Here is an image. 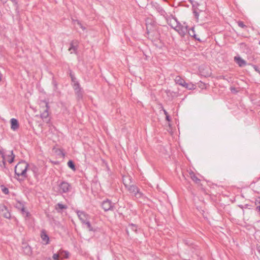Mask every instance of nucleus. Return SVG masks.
Here are the masks:
<instances>
[{"label": "nucleus", "instance_id": "f257e3e1", "mask_svg": "<svg viewBox=\"0 0 260 260\" xmlns=\"http://www.w3.org/2000/svg\"><path fill=\"white\" fill-rule=\"evenodd\" d=\"M29 164L24 160L19 161L15 167V178L19 182L27 177V170Z\"/></svg>", "mask_w": 260, "mask_h": 260}, {"label": "nucleus", "instance_id": "f03ea898", "mask_svg": "<svg viewBox=\"0 0 260 260\" xmlns=\"http://www.w3.org/2000/svg\"><path fill=\"white\" fill-rule=\"evenodd\" d=\"M40 105L41 108V118L46 123H49L50 122V118L49 116V110L50 109L49 103L46 100H42L41 101Z\"/></svg>", "mask_w": 260, "mask_h": 260}, {"label": "nucleus", "instance_id": "7ed1b4c3", "mask_svg": "<svg viewBox=\"0 0 260 260\" xmlns=\"http://www.w3.org/2000/svg\"><path fill=\"white\" fill-rule=\"evenodd\" d=\"M130 193L134 195L137 199H141L145 201L147 198L140 191L137 186L134 184H130L126 188Z\"/></svg>", "mask_w": 260, "mask_h": 260}, {"label": "nucleus", "instance_id": "20e7f679", "mask_svg": "<svg viewBox=\"0 0 260 260\" xmlns=\"http://www.w3.org/2000/svg\"><path fill=\"white\" fill-rule=\"evenodd\" d=\"M174 19L176 22L177 25L175 27L173 25H171V26L177 31L180 36L184 37L188 31V26L182 25L179 21H177L176 18H175Z\"/></svg>", "mask_w": 260, "mask_h": 260}, {"label": "nucleus", "instance_id": "39448f33", "mask_svg": "<svg viewBox=\"0 0 260 260\" xmlns=\"http://www.w3.org/2000/svg\"><path fill=\"white\" fill-rule=\"evenodd\" d=\"M58 192L59 193H66L71 191L72 186L70 183L66 181H62L59 185Z\"/></svg>", "mask_w": 260, "mask_h": 260}, {"label": "nucleus", "instance_id": "423d86ee", "mask_svg": "<svg viewBox=\"0 0 260 260\" xmlns=\"http://www.w3.org/2000/svg\"><path fill=\"white\" fill-rule=\"evenodd\" d=\"M151 5L152 8L155 10L161 16L165 18L167 16V13L159 4L155 2H152L151 3Z\"/></svg>", "mask_w": 260, "mask_h": 260}, {"label": "nucleus", "instance_id": "0eeeda50", "mask_svg": "<svg viewBox=\"0 0 260 260\" xmlns=\"http://www.w3.org/2000/svg\"><path fill=\"white\" fill-rule=\"evenodd\" d=\"M102 207L105 211L113 210L114 204L109 200L104 201L102 204Z\"/></svg>", "mask_w": 260, "mask_h": 260}, {"label": "nucleus", "instance_id": "6e6552de", "mask_svg": "<svg viewBox=\"0 0 260 260\" xmlns=\"http://www.w3.org/2000/svg\"><path fill=\"white\" fill-rule=\"evenodd\" d=\"M76 213L78 217L82 223L89 219V215L84 211L77 210Z\"/></svg>", "mask_w": 260, "mask_h": 260}, {"label": "nucleus", "instance_id": "1a4fd4ad", "mask_svg": "<svg viewBox=\"0 0 260 260\" xmlns=\"http://www.w3.org/2000/svg\"><path fill=\"white\" fill-rule=\"evenodd\" d=\"M41 238L43 241V242L45 244H49V238L48 235L47 234V232L45 230H42L41 232L40 235Z\"/></svg>", "mask_w": 260, "mask_h": 260}, {"label": "nucleus", "instance_id": "9d476101", "mask_svg": "<svg viewBox=\"0 0 260 260\" xmlns=\"http://www.w3.org/2000/svg\"><path fill=\"white\" fill-rule=\"evenodd\" d=\"M11 128L13 131L17 130L19 127V123L18 120L15 118H12L10 120Z\"/></svg>", "mask_w": 260, "mask_h": 260}, {"label": "nucleus", "instance_id": "9b49d317", "mask_svg": "<svg viewBox=\"0 0 260 260\" xmlns=\"http://www.w3.org/2000/svg\"><path fill=\"white\" fill-rule=\"evenodd\" d=\"M138 226L136 224L131 223L128 224V228L126 229V233L128 236H129V229L131 231L135 232V233L137 232Z\"/></svg>", "mask_w": 260, "mask_h": 260}, {"label": "nucleus", "instance_id": "f8f14e48", "mask_svg": "<svg viewBox=\"0 0 260 260\" xmlns=\"http://www.w3.org/2000/svg\"><path fill=\"white\" fill-rule=\"evenodd\" d=\"M234 59H235V60L236 61V63L240 67H243L246 64V61L239 56H238V57L235 56Z\"/></svg>", "mask_w": 260, "mask_h": 260}, {"label": "nucleus", "instance_id": "ddd939ff", "mask_svg": "<svg viewBox=\"0 0 260 260\" xmlns=\"http://www.w3.org/2000/svg\"><path fill=\"white\" fill-rule=\"evenodd\" d=\"M189 36L193 38L195 40L201 41L200 39L197 37V35L195 33L194 28L193 27L190 28V29L188 28L187 32Z\"/></svg>", "mask_w": 260, "mask_h": 260}, {"label": "nucleus", "instance_id": "4468645a", "mask_svg": "<svg viewBox=\"0 0 260 260\" xmlns=\"http://www.w3.org/2000/svg\"><path fill=\"white\" fill-rule=\"evenodd\" d=\"M68 207L66 205L60 203H57L55 207V209L58 213H61V210L66 209Z\"/></svg>", "mask_w": 260, "mask_h": 260}, {"label": "nucleus", "instance_id": "2eb2a0df", "mask_svg": "<svg viewBox=\"0 0 260 260\" xmlns=\"http://www.w3.org/2000/svg\"><path fill=\"white\" fill-rule=\"evenodd\" d=\"M122 181L124 186L126 188L131 183V177L128 176H124L122 178Z\"/></svg>", "mask_w": 260, "mask_h": 260}, {"label": "nucleus", "instance_id": "dca6fc26", "mask_svg": "<svg viewBox=\"0 0 260 260\" xmlns=\"http://www.w3.org/2000/svg\"><path fill=\"white\" fill-rule=\"evenodd\" d=\"M175 82L176 84H179L182 87L185 83V80L179 76H177L175 77Z\"/></svg>", "mask_w": 260, "mask_h": 260}, {"label": "nucleus", "instance_id": "f3484780", "mask_svg": "<svg viewBox=\"0 0 260 260\" xmlns=\"http://www.w3.org/2000/svg\"><path fill=\"white\" fill-rule=\"evenodd\" d=\"M189 175H190L191 179L196 183H197V184L200 183L201 180L197 177V176L195 175V174L192 171H191V172L189 173Z\"/></svg>", "mask_w": 260, "mask_h": 260}, {"label": "nucleus", "instance_id": "a211bd4d", "mask_svg": "<svg viewBox=\"0 0 260 260\" xmlns=\"http://www.w3.org/2000/svg\"><path fill=\"white\" fill-rule=\"evenodd\" d=\"M83 224L86 225V228L88 230V231L94 232L96 231V230L92 226L89 219L87 220L85 222H83Z\"/></svg>", "mask_w": 260, "mask_h": 260}, {"label": "nucleus", "instance_id": "6ab92c4d", "mask_svg": "<svg viewBox=\"0 0 260 260\" xmlns=\"http://www.w3.org/2000/svg\"><path fill=\"white\" fill-rule=\"evenodd\" d=\"M7 156L8 157V161L11 164L13 162L14 158H15V155L13 153V151H10L9 152V154L7 155Z\"/></svg>", "mask_w": 260, "mask_h": 260}, {"label": "nucleus", "instance_id": "aec40b11", "mask_svg": "<svg viewBox=\"0 0 260 260\" xmlns=\"http://www.w3.org/2000/svg\"><path fill=\"white\" fill-rule=\"evenodd\" d=\"M78 100L82 99L83 91L82 89L75 91Z\"/></svg>", "mask_w": 260, "mask_h": 260}, {"label": "nucleus", "instance_id": "412c9836", "mask_svg": "<svg viewBox=\"0 0 260 260\" xmlns=\"http://www.w3.org/2000/svg\"><path fill=\"white\" fill-rule=\"evenodd\" d=\"M0 154L2 155V157L3 158V160L2 161V164L0 165L1 168H6V161L5 158V155L3 152L2 150H0Z\"/></svg>", "mask_w": 260, "mask_h": 260}, {"label": "nucleus", "instance_id": "4be33fe9", "mask_svg": "<svg viewBox=\"0 0 260 260\" xmlns=\"http://www.w3.org/2000/svg\"><path fill=\"white\" fill-rule=\"evenodd\" d=\"M20 206L21 207V212L23 215H25L26 217H28L30 215V213L25 210L24 206L22 203H19Z\"/></svg>", "mask_w": 260, "mask_h": 260}, {"label": "nucleus", "instance_id": "5701e85b", "mask_svg": "<svg viewBox=\"0 0 260 260\" xmlns=\"http://www.w3.org/2000/svg\"><path fill=\"white\" fill-rule=\"evenodd\" d=\"M77 49V47L76 46L74 45V42L73 41L70 44V47L69 49V50L71 51V53L73 52L76 53V51Z\"/></svg>", "mask_w": 260, "mask_h": 260}, {"label": "nucleus", "instance_id": "b1692460", "mask_svg": "<svg viewBox=\"0 0 260 260\" xmlns=\"http://www.w3.org/2000/svg\"><path fill=\"white\" fill-rule=\"evenodd\" d=\"M31 170L32 171L33 173H34V176L37 178L38 177V175H39V173H38V168L35 166H33L31 168Z\"/></svg>", "mask_w": 260, "mask_h": 260}, {"label": "nucleus", "instance_id": "393cba45", "mask_svg": "<svg viewBox=\"0 0 260 260\" xmlns=\"http://www.w3.org/2000/svg\"><path fill=\"white\" fill-rule=\"evenodd\" d=\"M72 86H73V88L74 91L82 89L80 87V85L79 82H76V83H73L72 84Z\"/></svg>", "mask_w": 260, "mask_h": 260}, {"label": "nucleus", "instance_id": "a878e982", "mask_svg": "<svg viewBox=\"0 0 260 260\" xmlns=\"http://www.w3.org/2000/svg\"><path fill=\"white\" fill-rule=\"evenodd\" d=\"M194 86H195V85H193V84H191V83L188 84V83H187L186 82L185 83V84L183 86V87H185V88H186V89H194Z\"/></svg>", "mask_w": 260, "mask_h": 260}, {"label": "nucleus", "instance_id": "bb28decb", "mask_svg": "<svg viewBox=\"0 0 260 260\" xmlns=\"http://www.w3.org/2000/svg\"><path fill=\"white\" fill-rule=\"evenodd\" d=\"M68 167L71 168L73 171H75L76 170L75 166L74 164V162L72 160H70L68 162Z\"/></svg>", "mask_w": 260, "mask_h": 260}, {"label": "nucleus", "instance_id": "cd10ccee", "mask_svg": "<svg viewBox=\"0 0 260 260\" xmlns=\"http://www.w3.org/2000/svg\"><path fill=\"white\" fill-rule=\"evenodd\" d=\"M193 13L196 19H199V12H198V9L196 8H192Z\"/></svg>", "mask_w": 260, "mask_h": 260}, {"label": "nucleus", "instance_id": "c85d7f7f", "mask_svg": "<svg viewBox=\"0 0 260 260\" xmlns=\"http://www.w3.org/2000/svg\"><path fill=\"white\" fill-rule=\"evenodd\" d=\"M60 255L62 256L64 258H67L69 257V253L67 251L62 250L60 251Z\"/></svg>", "mask_w": 260, "mask_h": 260}, {"label": "nucleus", "instance_id": "c756f323", "mask_svg": "<svg viewBox=\"0 0 260 260\" xmlns=\"http://www.w3.org/2000/svg\"><path fill=\"white\" fill-rule=\"evenodd\" d=\"M238 25L239 27L243 28H245L247 27L246 25H245L244 24V22L241 21H239L238 22Z\"/></svg>", "mask_w": 260, "mask_h": 260}, {"label": "nucleus", "instance_id": "7c9ffc66", "mask_svg": "<svg viewBox=\"0 0 260 260\" xmlns=\"http://www.w3.org/2000/svg\"><path fill=\"white\" fill-rule=\"evenodd\" d=\"M59 255H60V253L59 254L58 253H54L52 256L53 259L54 260H59Z\"/></svg>", "mask_w": 260, "mask_h": 260}, {"label": "nucleus", "instance_id": "2f4dec72", "mask_svg": "<svg viewBox=\"0 0 260 260\" xmlns=\"http://www.w3.org/2000/svg\"><path fill=\"white\" fill-rule=\"evenodd\" d=\"M70 76H71V80H72V82H73V83H74L76 82H78V81H77L76 78H75V76H74L72 74L70 75Z\"/></svg>", "mask_w": 260, "mask_h": 260}, {"label": "nucleus", "instance_id": "473e14b6", "mask_svg": "<svg viewBox=\"0 0 260 260\" xmlns=\"http://www.w3.org/2000/svg\"><path fill=\"white\" fill-rule=\"evenodd\" d=\"M2 191L6 194H8L9 192V189L7 187H4L2 188Z\"/></svg>", "mask_w": 260, "mask_h": 260}, {"label": "nucleus", "instance_id": "72a5a7b5", "mask_svg": "<svg viewBox=\"0 0 260 260\" xmlns=\"http://www.w3.org/2000/svg\"><path fill=\"white\" fill-rule=\"evenodd\" d=\"M252 67L256 72L260 74V70L257 66H256V65H252Z\"/></svg>", "mask_w": 260, "mask_h": 260}, {"label": "nucleus", "instance_id": "f704fd0d", "mask_svg": "<svg viewBox=\"0 0 260 260\" xmlns=\"http://www.w3.org/2000/svg\"><path fill=\"white\" fill-rule=\"evenodd\" d=\"M4 217L6 218H10L11 217V215H10V213L8 212H7V213H6L4 215Z\"/></svg>", "mask_w": 260, "mask_h": 260}, {"label": "nucleus", "instance_id": "c9c22d12", "mask_svg": "<svg viewBox=\"0 0 260 260\" xmlns=\"http://www.w3.org/2000/svg\"><path fill=\"white\" fill-rule=\"evenodd\" d=\"M25 249L27 251V253L29 254L31 252L30 247L29 246L26 247Z\"/></svg>", "mask_w": 260, "mask_h": 260}, {"label": "nucleus", "instance_id": "e433bc0d", "mask_svg": "<svg viewBox=\"0 0 260 260\" xmlns=\"http://www.w3.org/2000/svg\"><path fill=\"white\" fill-rule=\"evenodd\" d=\"M166 120H167L168 121H171V118L169 116V115H167L166 116Z\"/></svg>", "mask_w": 260, "mask_h": 260}, {"label": "nucleus", "instance_id": "4c0bfd02", "mask_svg": "<svg viewBox=\"0 0 260 260\" xmlns=\"http://www.w3.org/2000/svg\"><path fill=\"white\" fill-rule=\"evenodd\" d=\"M188 1L192 5V8H194V1L193 0H188Z\"/></svg>", "mask_w": 260, "mask_h": 260}, {"label": "nucleus", "instance_id": "58836bf2", "mask_svg": "<svg viewBox=\"0 0 260 260\" xmlns=\"http://www.w3.org/2000/svg\"><path fill=\"white\" fill-rule=\"evenodd\" d=\"M19 203H20V202H18V203L16 205V207L21 210V207L20 206V205L19 204Z\"/></svg>", "mask_w": 260, "mask_h": 260}, {"label": "nucleus", "instance_id": "ea45409f", "mask_svg": "<svg viewBox=\"0 0 260 260\" xmlns=\"http://www.w3.org/2000/svg\"><path fill=\"white\" fill-rule=\"evenodd\" d=\"M194 8H197V7L199 5V4L196 2H194Z\"/></svg>", "mask_w": 260, "mask_h": 260}, {"label": "nucleus", "instance_id": "a19ab883", "mask_svg": "<svg viewBox=\"0 0 260 260\" xmlns=\"http://www.w3.org/2000/svg\"><path fill=\"white\" fill-rule=\"evenodd\" d=\"M164 113L166 116L168 115V113L167 112V111L165 109H163Z\"/></svg>", "mask_w": 260, "mask_h": 260}, {"label": "nucleus", "instance_id": "79ce46f5", "mask_svg": "<svg viewBox=\"0 0 260 260\" xmlns=\"http://www.w3.org/2000/svg\"><path fill=\"white\" fill-rule=\"evenodd\" d=\"M4 209H5L6 210H7V207H6V206H5V205H3V206H2V210H4Z\"/></svg>", "mask_w": 260, "mask_h": 260}, {"label": "nucleus", "instance_id": "37998d69", "mask_svg": "<svg viewBox=\"0 0 260 260\" xmlns=\"http://www.w3.org/2000/svg\"><path fill=\"white\" fill-rule=\"evenodd\" d=\"M256 209L260 212V205L256 207Z\"/></svg>", "mask_w": 260, "mask_h": 260}, {"label": "nucleus", "instance_id": "c03bdc74", "mask_svg": "<svg viewBox=\"0 0 260 260\" xmlns=\"http://www.w3.org/2000/svg\"><path fill=\"white\" fill-rule=\"evenodd\" d=\"M231 91H233L235 90V88L234 87H231Z\"/></svg>", "mask_w": 260, "mask_h": 260}, {"label": "nucleus", "instance_id": "a18cd8bd", "mask_svg": "<svg viewBox=\"0 0 260 260\" xmlns=\"http://www.w3.org/2000/svg\"><path fill=\"white\" fill-rule=\"evenodd\" d=\"M0 1H2L3 3H6L7 2V0H0Z\"/></svg>", "mask_w": 260, "mask_h": 260}, {"label": "nucleus", "instance_id": "49530a36", "mask_svg": "<svg viewBox=\"0 0 260 260\" xmlns=\"http://www.w3.org/2000/svg\"><path fill=\"white\" fill-rule=\"evenodd\" d=\"M2 75L1 73H0V82L2 80Z\"/></svg>", "mask_w": 260, "mask_h": 260}, {"label": "nucleus", "instance_id": "de8ad7c7", "mask_svg": "<svg viewBox=\"0 0 260 260\" xmlns=\"http://www.w3.org/2000/svg\"><path fill=\"white\" fill-rule=\"evenodd\" d=\"M81 28L82 29H83V30H84V29H85V28L84 27L82 26H81Z\"/></svg>", "mask_w": 260, "mask_h": 260}, {"label": "nucleus", "instance_id": "09e8293b", "mask_svg": "<svg viewBox=\"0 0 260 260\" xmlns=\"http://www.w3.org/2000/svg\"><path fill=\"white\" fill-rule=\"evenodd\" d=\"M257 251H258V252L260 253V248H258L257 249Z\"/></svg>", "mask_w": 260, "mask_h": 260}, {"label": "nucleus", "instance_id": "8fccbe9b", "mask_svg": "<svg viewBox=\"0 0 260 260\" xmlns=\"http://www.w3.org/2000/svg\"><path fill=\"white\" fill-rule=\"evenodd\" d=\"M147 33L148 34L149 32V31L148 30V28L147 27Z\"/></svg>", "mask_w": 260, "mask_h": 260}, {"label": "nucleus", "instance_id": "3c124183", "mask_svg": "<svg viewBox=\"0 0 260 260\" xmlns=\"http://www.w3.org/2000/svg\"><path fill=\"white\" fill-rule=\"evenodd\" d=\"M164 1H167V0H163Z\"/></svg>", "mask_w": 260, "mask_h": 260}, {"label": "nucleus", "instance_id": "603ef678", "mask_svg": "<svg viewBox=\"0 0 260 260\" xmlns=\"http://www.w3.org/2000/svg\"><path fill=\"white\" fill-rule=\"evenodd\" d=\"M259 44L260 45V41L259 42Z\"/></svg>", "mask_w": 260, "mask_h": 260}, {"label": "nucleus", "instance_id": "864d4df0", "mask_svg": "<svg viewBox=\"0 0 260 260\" xmlns=\"http://www.w3.org/2000/svg\"><path fill=\"white\" fill-rule=\"evenodd\" d=\"M259 203L260 204V200H259Z\"/></svg>", "mask_w": 260, "mask_h": 260}]
</instances>
